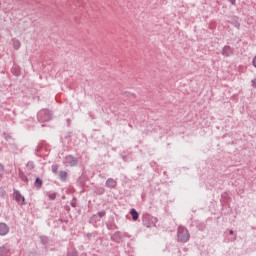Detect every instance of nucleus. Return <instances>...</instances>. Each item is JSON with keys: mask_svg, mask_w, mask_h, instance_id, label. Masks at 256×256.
<instances>
[{"mask_svg": "<svg viewBox=\"0 0 256 256\" xmlns=\"http://www.w3.org/2000/svg\"><path fill=\"white\" fill-rule=\"evenodd\" d=\"M53 119V112L49 109H42L37 113V120L39 123H49Z\"/></svg>", "mask_w": 256, "mask_h": 256, "instance_id": "obj_2", "label": "nucleus"}, {"mask_svg": "<svg viewBox=\"0 0 256 256\" xmlns=\"http://www.w3.org/2000/svg\"><path fill=\"white\" fill-rule=\"evenodd\" d=\"M235 232L233 230L229 231V235H233Z\"/></svg>", "mask_w": 256, "mask_h": 256, "instance_id": "obj_36", "label": "nucleus"}, {"mask_svg": "<svg viewBox=\"0 0 256 256\" xmlns=\"http://www.w3.org/2000/svg\"><path fill=\"white\" fill-rule=\"evenodd\" d=\"M231 25H233V27H235L236 29H239L241 27V23H239V17L234 16L231 19Z\"/></svg>", "mask_w": 256, "mask_h": 256, "instance_id": "obj_12", "label": "nucleus"}, {"mask_svg": "<svg viewBox=\"0 0 256 256\" xmlns=\"http://www.w3.org/2000/svg\"><path fill=\"white\" fill-rule=\"evenodd\" d=\"M11 73L14 74L15 77L21 76V67L14 64L11 68Z\"/></svg>", "mask_w": 256, "mask_h": 256, "instance_id": "obj_10", "label": "nucleus"}, {"mask_svg": "<svg viewBox=\"0 0 256 256\" xmlns=\"http://www.w3.org/2000/svg\"><path fill=\"white\" fill-rule=\"evenodd\" d=\"M79 163V160L75 158L73 155L65 156L63 159V165L66 167H76V165Z\"/></svg>", "mask_w": 256, "mask_h": 256, "instance_id": "obj_3", "label": "nucleus"}, {"mask_svg": "<svg viewBox=\"0 0 256 256\" xmlns=\"http://www.w3.org/2000/svg\"><path fill=\"white\" fill-rule=\"evenodd\" d=\"M251 83H252V87H255V89H256V78L254 80H252Z\"/></svg>", "mask_w": 256, "mask_h": 256, "instance_id": "obj_33", "label": "nucleus"}, {"mask_svg": "<svg viewBox=\"0 0 256 256\" xmlns=\"http://www.w3.org/2000/svg\"><path fill=\"white\" fill-rule=\"evenodd\" d=\"M191 239V234L189 230L183 226H179L177 229V241L178 243H187Z\"/></svg>", "mask_w": 256, "mask_h": 256, "instance_id": "obj_1", "label": "nucleus"}, {"mask_svg": "<svg viewBox=\"0 0 256 256\" xmlns=\"http://www.w3.org/2000/svg\"><path fill=\"white\" fill-rule=\"evenodd\" d=\"M3 137H4L5 141H9L11 139V136L8 133H4Z\"/></svg>", "mask_w": 256, "mask_h": 256, "instance_id": "obj_30", "label": "nucleus"}, {"mask_svg": "<svg viewBox=\"0 0 256 256\" xmlns=\"http://www.w3.org/2000/svg\"><path fill=\"white\" fill-rule=\"evenodd\" d=\"M48 197H49L50 201H55V199H57V194L55 192L49 193Z\"/></svg>", "mask_w": 256, "mask_h": 256, "instance_id": "obj_25", "label": "nucleus"}, {"mask_svg": "<svg viewBox=\"0 0 256 256\" xmlns=\"http://www.w3.org/2000/svg\"><path fill=\"white\" fill-rule=\"evenodd\" d=\"M9 233V226L5 223H0V235L3 237Z\"/></svg>", "mask_w": 256, "mask_h": 256, "instance_id": "obj_9", "label": "nucleus"}, {"mask_svg": "<svg viewBox=\"0 0 256 256\" xmlns=\"http://www.w3.org/2000/svg\"><path fill=\"white\" fill-rule=\"evenodd\" d=\"M14 199L21 207H23V205H27V202H25V196L21 195L19 190H14Z\"/></svg>", "mask_w": 256, "mask_h": 256, "instance_id": "obj_4", "label": "nucleus"}, {"mask_svg": "<svg viewBox=\"0 0 256 256\" xmlns=\"http://www.w3.org/2000/svg\"><path fill=\"white\" fill-rule=\"evenodd\" d=\"M51 169H52V173H53L54 175H59V166H58L57 164H53V165L51 166Z\"/></svg>", "mask_w": 256, "mask_h": 256, "instance_id": "obj_18", "label": "nucleus"}, {"mask_svg": "<svg viewBox=\"0 0 256 256\" xmlns=\"http://www.w3.org/2000/svg\"><path fill=\"white\" fill-rule=\"evenodd\" d=\"M66 256H79V253L77 250H72L70 252H67Z\"/></svg>", "mask_w": 256, "mask_h": 256, "instance_id": "obj_26", "label": "nucleus"}, {"mask_svg": "<svg viewBox=\"0 0 256 256\" xmlns=\"http://www.w3.org/2000/svg\"><path fill=\"white\" fill-rule=\"evenodd\" d=\"M142 222H143L144 227L149 228V227H151V225H153V222H151V216H144Z\"/></svg>", "mask_w": 256, "mask_h": 256, "instance_id": "obj_11", "label": "nucleus"}, {"mask_svg": "<svg viewBox=\"0 0 256 256\" xmlns=\"http://www.w3.org/2000/svg\"><path fill=\"white\" fill-rule=\"evenodd\" d=\"M77 183L80 187H83L85 185V178L83 176L78 177Z\"/></svg>", "mask_w": 256, "mask_h": 256, "instance_id": "obj_23", "label": "nucleus"}, {"mask_svg": "<svg viewBox=\"0 0 256 256\" xmlns=\"http://www.w3.org/2000/svg\"><path fill=\"white\" fill-rule=\"evenodd\" d=\"M73 137V132H68L67 135L65 136L66 139H69Z\"/></svg>", "mask_w": 256, "mask_h": 256, "instance_id": "obj_31", "label": "nucleus"}, {"mask_svg": "<svg viewBox=\"0 0 256 256\" xmlns=\"http://www.w3.org/2000/svg\"><path fill=\"white\" fill-rule=\"evenodd\" d=\"M41 151H43V144H38L35 149V155L39 157V153H41Z\"/></svg>", "mask_w": 256, "mask_h": 256, "instance_id": "obj_19", "label": "nucleus"}, {"mask_svg": "<svg viewBox=\"0 0 256 256\" xmlns=\"http://www.w3.org/2000/svg\"><path fill=\"white\" fill-rule=\"evenodd\" d=\"M222 55H224V57H231V55H233V48H231V46H224Z\"/></svg>", "mask_w": 256, "mask_h": 256, "instance_id": "obj_7", "label": "nucleus"}, {"mask_svg": "<svg viewBox=\"0 0 256 256\" xmlns=\"http://www.w3.org/2000/svg\"><path fill=\"white\" fill-rule=\"evenodd\" d=\"M70 205H71V207H74V208L77 207V198L76 197L72 198Z\"/></svg>", "mask_w": 256, "mask_h": 256, "instance_id": "obj_28", "label": "nucleus"}, {"mask_svg": "<svg viewBox=\"0 0 256 256\" xmlns=\"http://www.w3.org/2000/svg\"><path fill=\"white\" fill-rule=\"evenodd\" d=\"M3 175H5V166L0 163V181L3 179Z\"/></svg>", "mask_w": 256, "mask_h": 256, "instance_id": "obj_24", "label": "nucleus"}, {"mask_svg": "<svg viewBox=\"0 0 256 256\" xmlns=\"http://www.w3.org/2000/svg\"><path fill=\"white\" fill-rule=\"evenodd\" d=\"M34 187L39 190L41 187H43V180L41 178L36 177L35 182H34Z\"/></svg>", "mask_w": 256, "mask_h": 256, "instance_id": "obj_13", "label": "nucleus"}, {"mask_svg": "<svg viewBox=\"0 0 256 256\" xmlns=\"http://www.w3.org/2000/svg\"><path fill=\"white\" fill-rule=\"evenodd\" d=\"M96 195H103L105 193V188L103 187H96L95 188Z\"/></svg>", "mask_w": 256, "mask_h": 256, "instance_id": "obj_21", "label": "nucleus"}, {"mask_svg": "<svg viewBox=\"0 0 256 256\" xmlns=\"http://www.w3.org/2000/svg\"><path fill=\"white\" fill-rule=\"evenodd\" d=\"M86 237H87L88 239H91V237H93V234H92V233H88V234L86 235Z\"/></svg>", "mask_w": 256, "mask_h": 256, "instance_id": "obj_34", "label": "nucleus"}, {"mask_svg": "<svg viewBox=\"0 0 256 256\" xmlns=\"http://www.w3.org/2000/svg\"><path fill=\"white\" fill-rule=\"evenodd\" d=\"M67 177H68L67 171L61 170V171L58 172V179L62 183H66Z\"/></svg>", "mask_w": 256, "mask_h": 256, "instance_id": "obj_8", "label": "nucleus"}, {"mask_svg": "<svg viewBox=\"0 0 256 256\" xmlns=\"http://www.w3.org/2000/svg\"><path fill=\"white\" fill-rule=\"evenodd\" d=\"M68 127L71 126V120L67 119Z\"/></svg>", "mask_w": 256, "mask_h": 256, "instance_id": "obj_35", "label": "nucleus"}, {"mask_svg": "<svg viewBox=\"0 0 256 256\" xmlns=\"http://www.w3.org/2000/svg\"><path fill=\"white\" fill-rule=\"evenodd\" d=\"M40 241L42 245H49V238L47 236H41Z\"/></svg>", "mask_w": 256, "mask_h": 256, "instance_id": "obj_22", "label": "nucleus"}, {"mask_svg": "<svg viewBox=\"0 0 256 256\" xmlns=\"http://www.w3.org/2000/svg\"><path fill=\"white\" fill-rule=\"evenodd\" d=\"M6 251H7V249L4 246H1L0 247V256H5L7 253Z\"/></svg>", "mask_w": 256, "mask_h": 256, "instance_id": "obj_27", "label": "nucleus"}, {"mask_svg": "<svg viewBox=\"0 0 256 256\" xmlns=\"http://www.w3.org/2000/svg\"><path fill=\"white\" fill-rule=\"evenodd\" d=\"M26 167H27L28 171H32V169H35V162L28 161V163L26 164Z\"/></svg>", "mask_w": 256, "mask_h": 256, "instance_id": "obj_20", "label": "nucleus"}, {"mask_svg": "<svg viewBox=\"0 0 256 256\" xmlns=\"http://www.w3.org/2000/svg\"><path fill=\"white\" fill-rule=\"evenodd\" d=\"M130 215L132 216L133 221H137L139 219V212L135 208L130 210Z\"/></svg>", "mask_w": 256, "mask_h": 256, "instance_id": "obj_14", "label": "nucleus"}, {"mask_svg": "<svg viewBox=\"0 0 256 256\" xmlns=\"http://www.w3.org/2000/svg\"><path fill=\"white\" fill-rule=\"evenodd\" d=\"M97 221H99V216H97V214H93L92 217L89 219V223L91 225H95Z\"/></svg>", "mask_w": 256, "mask_h": 256, "instance_id": "obj_16", "label": "nucleus"}, {"mask_svg": "<svg viewBox=\"0 0 256 256\" xmlns=\"http://www.w3.org/2000/svg\"><path fill=\"white\" fill-rule=\"evenodd\" d=\"M231 1L232 5H235V0H229Z\"/></svg>", "mask_w": 256, "mask_h": 256, "instance_id": "obj_37", "label": "nucleus"}, {"mask_svg": "<svg viewBox=\"0 0 256 256\" xmlns=\"http://www.w3.org/2000/svg\"><path fill=\"white\" fill-rule=\"evenodd\" d=\"M12 46L14 49H19L21 47V42L17 38L12 39Z\"/></svg>", "mask_w": 256, "mask_h": 256, "instance_id": "obj_15", "label": "nucleus"}, {"mask_svg": "<svg viewBox=\"0 0 256 256\" xmlns=\"http://www.w3.org/2000/svg\"><path fill=\"white\" fill-rule=\"evenodd\" d=\"M233 241H237V236H234Z\"/></svg>", "mask_w": 256, "mask_h": 256, "instance_id": "obj_38", "label": "nucleus"}, {"mask_svg": "<svg viewBox=\"0 0 256 256\" xmlns=\"http://www.w3.org/2000/svg\"><path fill=\"white\" fill-rule=\"evenodd\" d=\"M105 187L108 189H115L117 187V182L113 178H108L105 182Z\"/></svg>", "mask_w": 256, "mask_h": 256, "instance_id": "obj_5", "label": "nucleus"}, {"mask_svg": "<svg viewBox=\"0 0 256 256\" xmlns=\"http://www.w3.org/2000/svg\"><path fill=\"white\" fill-rule=\"evenodd\" d=\"M51 169H52V173H53L54 175H59V166H58L57 164H53V165L51 166Z\"/></svg>", "mask_w": 256, "mask_h": 256, "instance_id": "obj_17", "label": "nucleus"}, {"mask_svg": "<svg viewBox=\"0 0 256 256\" xmlns=\"http://www.w3.org/2000/svg\"><path fill=\"white\" fill-rule=\"evenodd\" d=\"M96 215L100 218H103V217H105V215H107V212H105V210H102V211L98 212Z\"/></svg>", "mask_w": 256, "mask_h": 256, "instance_id": "obj_29", "label": "nucleus"}, {"mask_svg": "<svg viewBox=\"0 0 256 256\" xmlns=\"http://www.w3.org/2000/svg\"><path fill=\"white\" fill-rule=\"evenodd\" d=\"M123 239V234H121L120 231H116L112 236H111V241L114 243H119Z\"/></svg>", "mask_w": 256, "mask_h": 256, "instance_id": "obj_6", "label": "nucleus"}, {"mask_svg": "<svg viewBox=\"0 0 256 256\" xmlns=\"http://www.w3.org/2000/svg\"><path fill=\"white\" fill-rule=\"evenodd\" d=\"M22 181L24 183H29V178H27V176H24V177H22Z\"/></svg>", "mask_w": 256, "mask_h": 256, "instance_id": "obj_32", "label": "nucleus"}]
</instances>
